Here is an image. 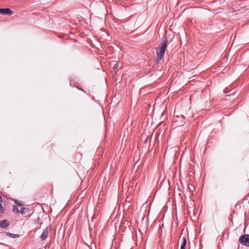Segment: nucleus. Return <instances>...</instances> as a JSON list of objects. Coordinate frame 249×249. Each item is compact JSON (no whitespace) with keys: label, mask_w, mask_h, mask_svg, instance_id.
Masks as SVG:
<instances>
[{"label":"nucleus","mask_w":249,"mask_h":249,"mask_svg":"<svg viewBox=\"0 0 249 249\" xmlns=\"http://www.w3.org/2000/svg\"><path fill=\"white\" fill-rule=\"evenodd\" d=\"M6 234H7V236H8L9 237H11L12 238H15L19 237L18 234H13V233H10L9 232H7Z\"/></svg>","instance_id":"7"},{"label":"nucleus","mask_w":249,"mask_h":249,"mask_svg":"<svg viewBox=\"0 0 249 249\" xmlns=\"http://www.w3.org/2000/svg\"><path fill=\"white\" fill-rule=\"evenodd\" d=\"M15 203L16 205H17L18 206H21L22 205V204L21 203H20V202H18L17 200H16L15 201Z\"/></svg>","instance_id":"13"},{"label":"nucleus","mask_w":249,"mask_h":249,"mask_svg":"<svg viewBox=\"0 0 249 249\" xmlns=\"http://www.w3.org/2000/svg\"><path fill=\"white\" fill-rule=\"evenodd\" d=\"M13 212H14L15 213H19L18 209V207L16 206H13Z\"/></svg>","instance_id":"11"},{"label":"nucleus","mask_w":249,"mask_h":249,"mask_svg":"<svg viewBox=\"0 0 249 249\" xmlns=\"http://www.w3.org/2000/svg\"><path fill=\"white\" fill-rule=\"evenodd\" d=\"M35 223L37 225L39 224L38 226L36 227V228L40 229L41 227V225L42 224V222H41V219L40 217H38L37 219L35 221Z\"/></svg>","instance_id":"6"},{"label":"nucleus","mask_w":249,"mask_h":249,"mask_svg":"<svg viewBox=\"0 0 249 249\" xmlns=\"http://www.w3.org/2000/svg\"><path fill=\"white\" fill-rule=\"evenodd\" d=\"M50 231V227L47 226L43 231L40 236V238L42 241H44L47 239L48 236L49 232Z\"/></svg>","instance_id":"3"},{"label":"nucleus","mask_w":249,"mask_h":249,"mask_svg":"<svg viewBox=\"0 0 249 249\" xmlns=\"http://www.w3.org/2000/svg\"><path fill=\"white\" fill-rule=\"evenodd\" d=\"M28 209L25 207H23L21 209V211H20V213L21 214H24L25 213H26V212L28 211Z\"/></svg>","instance_id":"9"},{"label":"nucleus","mask_w":249,"mask_h":249,"mask_svg":"<svg viewBox=\"0 0 249 249\" xmlns=\"http://www.w3.org/2000/svg\"><path fill=\"white\" fill-rule=\"evenodd\" d=\"M0 14L10 16L13 14V12L9 8H0Z\"/></svg>","instance_id":"4"},{"label":"nucleus","mask_w":249,"mask_h":249,"mask_svg":"<svg viewBox=\"0 0 249 249\" xmlns=\"http://www.w3.org/2000/svg\"><path fill=\"white\" fill-rule=\"evenodd\" d=\"M118 66H119V65H118L117 63H116V64H115V65H114V68H113L115 69V70H117V69L118 68Z\"/></svg>","instance_id":"15"},{"label":"nucleus","mask_w":249,"mask_h":249,"mask_svg":"<svg viewBox=\"0 0 249 249\" xmlns=\"http://www.w3.org/2000/svg\"><path fill=\"white\" fill-rule=\"evenodd\" d=\"M167 38L166 36H164L162 38V42L161 43V46L160 49L159 50L157 49L156 52V54L158 55V58L160 60H161L164 55V53L167 48Z\"/></svg>","instance_id":"1"},{"label":"nucleus","mask_w":249,"mask_h":249,"mask_svg":"<svg viewBox=\"0 0 249 249\" xmlns=\"http://www.w3.org/2000/svg\"><path fill=\"white\" fill-rule=\"evenodd\" d=\"M178 121H179V120H176V121H175V122H178Z\"/></svg>","instance_id":"17"},{"label":"nucleus","mask_w":249,"mask_h":249,"mask_svg":"<svg viewBox=\"0 0 249 249\" xmlns=\"http://www.w3.org/2000/svg\"><path fill=\"white\" fill-rule=\"evenodd\" d=\"M179 119L181 120H180V123L178 124L179 125H183L185 123L184 117L183 116H182V117L181 118H179Z\"/></svg>","instance_id":"10"},{"label":"nucleus","mask_w":249,"mask_h":249,"mask_svg":"<svg viewBox=\"0 0 249 249\" xmlns=\"http://www.w3.org/2000/svg\"><path fill=\"white\" fill-rule=\"evenodd\" d=\"M2 202V199L1 196H0V204Z\"/></svg>","instance_id":"16"},{"label":"nucleus","mask_w":249,"mask_h":249,"mask_svg":"<svg viewBox=\"0 0 249 249\" xmlns=\"http://www.w3.org/2000/svg\"><path fill=\"white\" fill-rule=\"evenodd\" d=\"M9 225V221L7 219L2 220L0 222V227L2 228H6Z\"/></svg>","instance_id":"5"},{"label":"nucleus","mask_w":249,"mask_h":249,"mask_svg":"<svg viewBox=\"0 0 249 249\" xmlns=\"http://www.w3.org/2000/svg\"><path fill=\"white\" fill-rule=\"evenodd\" d=\"M186 240L183 237V242L181 245V249H186Z\"/></svg>","instance_id":"8"},{"label":"nucleus","mask_w":249,"mask_h":249,"mask_svg":"<svg viewBox=\"0 0 249 249\" xmlns=\"http://www.w3.org/2000/svg\"><path fill=\"white\" fill-rule=\"evenodd\" d=\"M239 242L243 245L249 247V234H245L242 235L239 237Z\"/></svg>","instance_id":"2"},{"label":"nucleus","mask_w":249,"mask_h":249,"mask_svg":"<svg viewBox=\"0 0 249 249\" xmlns=\"http://www.w3.org/2000/svg\"><path fill=\"white\" fill-rule=\"evenodd\" d=\"M149 137H150V136H147V137L146 138V139H145L144 140V143H146L147 142L148 140V139H149Z\"/></svg>","instance_id":"14"},{"label":"nucleus","mask_w":249,"mask_h":249,"mask_svg":"<svg viewBox=\"0 0 249 249\" xmlns=\"http://www.w3.org/2000/svg\"><path fill=\"white\" fill-rule=\"evenodd\" d=\"M3 213V208L1 204H0V215Z\"/></svg>","instance_id":"12"}]
</instances>
